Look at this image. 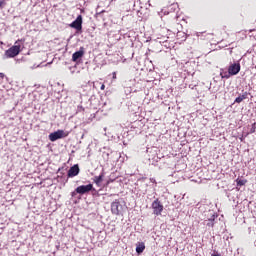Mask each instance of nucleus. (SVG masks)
<instances>
[{
    "mask_svg": "<svg viewBox=\"0 0 256 256\" xmlns=\"http://www.w3.org/2000/svg\"><path fill=\"white\" fill-rule=\"evenodd\" d=\"M20 51H21V46H12L8 50H6L5 55L8 58L17 57Z\"/></svg>",
    "mask_w": 256,
    "mask_h": 256,
    "instance_id": "obj_1",
    "label": "nucleus"
},
{
    "mask_svg": "<svg viewBox=\"0 0 256 256\" xmlns=\"http://www.w3.org/2000/svg\"><path fill=\"white\" fill-rule=\"evenodd\" d=\"M255 131H256V122H254V123L252 124V127H251V129H250V133H255Z\"/></svg>",
    "mask_w": 256,
    "mask_h": 256,
    "instance_id": "obj_16",
    "label": "nucleus"
},
{
    "mask_svg": "<svg viewBox=\"0 0 256 256\" xmlns=\"http://www.w3.org/2000/svg\"><path fill=\"white\" fill-rule=\"evenodd\" d=\"M244 99H246L245 95L238 96L235 99V103H242Z\"/></svg>",
    "mask_w": 256,
    "mask_h": 256,
    "instance_id": "obj_13",
    "label": "nucleus"
},
{
    "mask_svg": "<svg viewBox=\"0 0 256 256\" xmlns=\"http://www.w3.org/2000/svg\"><path fill=\"white\" fill-rule=\"evenodd\" d=\"M103 177H105V174L103 172L99 176H95L94 183H96V185L103 183Z\"/></svg>",
    "mask_w": 256,
    "mask_h": 256,
    "instance_id": "obj_11",
    "label": "nucleus"
},
{
    "mask_svg": "<svg viewBox=\"0 0 256 256\" xmlns=\"http://www.w3.org/2000/svg\"><path fill=\"white\" fill-rule=\"evenodd\" d=\"M121 209L122 206L119 200H115L111 203V212L113 215H121Z\"/></svg>",
    "mask_w": 256,
    "mask_h": 256,
    "instance_id": "obj_6",
    "label": "nucleus"
},
{
    "mask_svg": "<svg viewBox=\"0 0 256 256\" xmlns=\"http://www.w3.org/2000/svg\"><path fill=\"white\" fill-rule=\"evenodd\" d=\"M144 251H145V243L138 242L136 244V253H138V255H141V253H143Z\"/></svg>",
    "mask_w": 256,
    "mask_h": 256,
    "instance_id": "obj_10",
    "label": "nucleus"
},
{
    "mask_svg": "<svg viewBox=\"0 0 256 256\" xmlns=\"http://www.w3.org/2000/svg\"><path fill=\"white\" fill-rule=\"evenodd\" d=\"M151 183H157V181L155 180V178H150Z\"/></svg>",
    "mask_w": 256,
    "mask_h": 256,
    "instance_id": "obj_21",
    "label": "nucleus"
},
{
    "mask_svg": "<svg viewBox=\"0 0 256 256\" xmlns=\"http://www.w3.org/2000/svg\"><path fill=\"white\" fill-rule=\"evenodd\" d=\"M213 221H215V215H213L212 218L208 220V223L206 224L207 227H213L215 225Z\"/></svg>",
    "mask_w": 256,
    "mask_h": 256,
    "instance_id": "obj_12",
    "label": "nucleus"
},
{
    "mask_svg": "<svg viewBox=\"0 0 256 256\" xmlns=\"http://www.w3.org/2000/svg\"><path fill=\"white\" fill-rule=\"evenodd\" d=\"M211 256H221V254H212Z\"/></svg>",
    "mask_w": 256,
    "mask_h": 256,
    "instance_id": "obj_23",
    "label": "nucleus"
},
{
    "mask_svg": "<svg viewBox=\"0 0 256 256\" xmlns=\"http://www.w3.org/2000/svg\"><path fill=\"white\" fill-rule=\"evenodd\" d=\"M239 71H241V64L239 63L231 64L228 68V73L229 75H232V76L237 75Z\"/></svg>",
    "mask_w": 256,
    "mask_h": 256,
    "instance_id": "obj_7",
    "label": "nucleus"
},
{
    "mask_svg": "<svg viewBox=\"0 0 256 256\" xmlns=\"http://www.w3.org/2000/svg\"><path fill=\"white\" fill-rule=\"evenodd\" d=\"M1 79H5V75L3 73H0Z\"/></svg>",
    "mask_w": 256,
    "mask_h": 256,
    "instance_id": "obj_22",
    "label": "nucleus"
},
{
    "mask_svg": "<svg viewBox=\"0 0 256 256\" xmlns=\"http://www.w3.org/2000/svg\"><path fill=\"white\" fill-rule=\"evenodd\" d=\"M220 75L222 79H229V77L232 76L231 74H229V72H224V73H221Z\"/></svg>",
    "mask_w": 256,
    "mask_h": 256,
    "instance_id": "obj_15",
    "label": "nucleus"
},
{
    "mask_svg": "<svg viewBox=\"0 0 256 256\" xmlns=\"http://www.w3.org/2000/svg\"><path fill=\"white\" fill-rule=\"evenodd\" d=\"M152 209L154 215H161V213H163V204H161L159 199H156L152 202Z\"/></svg>",
    "mask_w": 256,
    "mask_h": 256,
    "instance_id": "obj_2",
    "label": "nucleus"
},
{
    "mask_svg": "<svg viewBox=\"0 0 256 256\" xmlns=\"http://www.w3.org/2000/svg\"><path fill=\"white\" fill-rule=\"evenodd\" d=\"M83 55H85V48L80 47L79 51H76L72 55V61H74V63H77V61H79V59L83 58Z\"/></svg>",
    "mask_w": 256,
    "mask_h": 256,
    "instance_id": "obj_8",
    "label": "nucleus"
},
{
    "mask_svg": "<svg viewBox=\"0 0 256 256\" xmlns=\"http://www.w3.org/2000/svg\"><path fill=\"white\" fill-rule=\"evenodd\" d=\"M81 170L79 169V165L75 164L74 166L70 167V169L68 170V177H77V175H79V172Z\"/></svg>",
    "mask_w": 256,
    "mask_h": 256,
    "instance_id": "obj_9",
    "label": "nucleus"
},
{
    "mask_svg": "<svg viewBox=\"0 0 256 256\" xmlns=\"http://www.w3.org/2000/svg\"><path fill=\"white\" fill-rule=\"evenodd\" d=\"M63 137H67V134H65V131L63 130H57L56 132L49 134V139L51 141H57V139H63Z\"/></svg>",
    "mask_w": 256,
    "mask_h": 256,
    "instance_id": "obj_4",
    "label": "nucleus"
},
{
    "mask_svg": "<svg viewBox=\"0 0 256 256\" xmlns=\"http://www.w3.org/2000/svg\"><path fill=\"white\" fill-rule=\"evenodd\" d=\"M112 79H117V72L112 73Z\"/></svg>",
    "mask_w": 256,
    "mask_h": 256,
    "instance_id": "obj_18",
    "label": "nucleus"
},
{
    "mask_svg": "<svg viewBox=\"0 0 256 256\" xmlns=\"http://www.w3.org/2000/svg\"><path fill=\"white\" fill-rule=\"evenodd\" d=\"M70 27H72V29H76L77 31H81V29H83V16L78 15L76 20L70 24Z\"/></svg>",
    "mask_w": 256,
    "mask_h": 256,
    "instance_id": "obj_3",
    "label": "nucleus"
},
{
    "mask_svg": "<svg viewBox=\"0 0 256 256\" xmlns=\"http://www.w3.org/2000/svg\"><path fill=\"white\" fill-rule=\"evenodd\" d=\"M72 197H75V195H77V189H75L74 192L71 193Z\"/></svg>",
    "mask_w": 256,
    "mask_h": 256,
    "instance_id": "obj_19",
    "label": "nucleus"
},
{
    "mask_svg": "<svg viewBox=\"0 0 256 256\" xmlns=\"http://www.w3.org/2000/svg\"><path fill=\"white\" fill-rule=\"evenodd\" d=\"M236 183L239 187H243V185H245V183H247V180H241V179H237Z\"/></svg>",
    "mask_w": 256,
    "mask_h": 256,
    "instance_id": "obj_14",
    "label": "nucleus"
},
{
    "mask_svg": "<svg viewBox=\"0 0 256 256\" xmlns=\"http://www.w3.org/2000/svg\"><path fill=\"white\" fill-rule=\"evenodd\" d=\"M93 190V184L81 185L76 188V193L79 195H85V193H89V191Z\"/></svg>",
    "mask_w": 256,
    "mask_h": 256,
    "instance_id": "obj_5",
    "label": "nucleus"
},
{
    "mask_svg": "<svg viewBox=\"0 0 256 256\" xmlns=\"http://www.w3.org/2000/svg\"><path fill=\"white\" fill-rule=\"evenodd\" d=\"M5 7V0H0V9H3Z\"/></svg>",
    "mask_w": 256,
    "mask_h": 256,
    "instance_id": "obj_17",
    "label": "nucleus"
},
{
    "mask_svg": "<svg viewBox=\"0 0 256 256\" xmlns=\"http://www.w3.org/2000/svg\"><path fill=\"white\" fill-rule=\"evenodd\" d=\"M100 89H101V91H105V84H102Z\"/></svg>",
    "mask_w": 256,
    "mask_h": 256,
    "instance_id": "obj_20",
    "label": "nucleus"
}]
</instances>
